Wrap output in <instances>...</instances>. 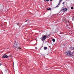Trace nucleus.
I'll return each mask as SVG.
<instances>
[{
  "mask_svg": "<svg viewBox=\"0 0 74 74\" xmlns=\"http://www.w3.org/2000/svg\"><path fill=\"white\" fill-rule=\"evenodd\" d=\"M65 54L66 55H68V56H69L72 57V58H73L74 57V55H73L71 54V51H65Z\"/></svg>",
  "mask_w": 74,
  "mask_h": 74,
  "instance_id": "obj_1",
  "label": "nucleus"
},
{
  "mask_svg": "<svg viewBox=\"0 0 74 74\" xmlns=\"http://www.w3.org/2000/svg\"><path fill=\"white\" fill-rule=\"evenodd\" d=\"M47 37V36L44 35L41 39L42 41H44V40H46Z\"/></svg>",
  "mask_w": 74,
  "mask_h": 74,
  "instance_id": "obj_2",
  "label": "nucleus"
},
{
  "mask_svg": "<svg viewBox=\"0 0 74 74\" xmlns=\"http://www.w3.org/2000/svg\"><path fill=\"white\" fill-rule=\"evenodd\" d=\"M62 11H63V12H65L67 11V8H63L62 9Z\"/></svg>",
  "mask_w": 74,
  "mask_h": 74,
  "instance_id": "obj_3",
  "label": "nucleus"
},
{
  "mask_svg": "<svg viewBox=\"0 0 74 74\" xmlns=\"http://www.w3.org/2000/svg\"><path fill=\"white\" fill-rule=\"evenodd\" d=\"M8 56L7 55L5 54H4L2 56V58H8Z\"/></svg>",
  "mask_w": 74,
  "mask_h": 74,
  "instance_id": "obj_4",
  "label": "nucleus"
},
{
  "mask_svg": "<svg viewBox=\"0 0 74 74\" xmlns=\"http://www.w3.org/2000/svg\"><path fill=\"white\" fill-rule=\"evenodd\" d=\"M18 47V46H17V45H16V44H14V48H16Z\"/></svg>",
  "mask_w": 74,
  "mask_h": 74,
  "instance_id": "obj_5",
  "label": "nucleus"
},
{
  "mask_svg": "<svg viewBox=\"0 0 74 74\" xmlns=\"http://www.w3.org/2000/svg\"><path fill=\"white\" fill-rule=\"evenodd\" d=\"M47 10L48 11H51V8H47Z\"/></svg>",
  "mask_w": 74,
  "mask_h": 74,
  "instance_id": "obj_6",
  "label": "nucleus"
},
{
  "mask_svg": "<svg viewBox=\"0 0 74 74\" xmlns=\"http://www.w3.org/2000/svg\"><path fill=\"white\" fill-rule=\"evenodd\" d=\"M70 49H74V47H70Z\"/></svg>",
  "mask_w": 74,
  "mask_h": 74,
  "instance_id": "obj_7",
  "label": "nucleus"
},
{
  "mask_svg": "<svg viewBox=\"0 0 74 74\" xmlns=\"http://www.w3.org/2000/svg\"><path fill=\"white\" fill-rule=\"evenodd\" d=\"M62 0H60L59 2V4H60V3H61V2H62Z\"/></svg>",
  "mask_w": 74,
  "mask_h": 74,
  "instance_id": "obj_8",
  "label": "nucleus"
},
{
  "mask_svg": "<svg viewBox=\"0 0 74 74\" xmlns=\"http://www.w3.org/2000/svg\"><path fill=\"white\" fill-rule=\"evenodd\" d=\"M47 49V47H44V49L45 50H46Z\"/></svg>",
  "mask_w": 74,
  "mask_h": 74,
  "instance_id": "obj_9",
  "label": "nucleus"
},
{
  "mask_svg": "<svg viewBox=\"0 0 74 74\" xmlns=\"http://www.w3.org/2000/svg\"><path fill=\"white\" fill-rule=\"evenodd\" d=\"M60 5V4L59 3H58V4L56 6V7H59V6Z\"/></svg>",
  "mask_w": 74,
  "mask_h": 74,
  "instance_id": "obj_10",
  "label": "nucleus"
},
{
  "mask_svg": "<svg viewBox=\"0 0 74 74\" xmlns=\"http://www.w3.org/2000/svg\"><path fill=\"white\" fill-rule=\"evenodd\" d=\"M52 41L53 42H55V39L53 38L52 39Z\"/></svg>",
  "mask_w": 74,
  "mask_h": 74,
  "instance_id": "obj_11",
  "label": "nucleus"
},
{
  "mask_svg": "<svg viewBox=\"0 0 74 74\" xmlns=\"http://www.w3.org/2000/svg\"><path fill=\"white\" fill-rule=\"evenodd\" d=\"M21 49V47H18L17 48V49H19V50L20 49Z\"/></svg>",
  "mask_w": 74,
  "mask_h": 74,
  "instance_id": "obj_12",
  "label": "nucleus"
},
{
  "mask_svg": "<svg viewBox=\"0 0 74 74\" xmlns=\"http://www.w3.org/2000/svg\"><path fill=\"white\" fill-rule=\"evenodd\" d=\"M74 8L73 7H71V10H73V9Z\"/></svg>",
  "mask_w": 74,
  "mask_h": 74,
  "instance_id": "obj_13",
  "label": "nucleus"
},
{
  "mask_svg": "<svg viewBox=\"0 0 74 74\" xmlns=\"http://www.w3.org/2000/svg\"><path fill=\"white\" fill-rule=\"evenodd\" d=\"M49 1V0H44V1Z\"/></svg>",
  "mask_w": 74,
  "mask_h": 74,
  "instance_id": "obj_14",
  "label": "nucleus"
},
{
  "mask_svg": "<svg viewBox=\"0 0 74 74\" xmlns=\"http://www.w3.org/2000/svg\"><path fill=\"white\" fill-rule=\"evenodd\" d=\"M29 20H26V21H25V22H29Z\"/></svg>",
  "mask_w": 74,
  "mask_h": 74,
  "instance_id": "obj_15",
  "label": "nucleus"
},
{
  "mask_svg": "<svg viewBox=\"0 0 74 74\" xmlns=\"http://www.w3.org/2000/svg\"><path fill=\"white\" fill-rule=\"evenodd\" d=\"M35 49H37V48L35 47Z\"/></svg>",
  "mask_w": 74,
  "mask_h": 74,
  "instance_id": "obj_16",
  "label": "nucleus"
},
{
  "mask_svg": "<svg viewBox=\"0 0 74 74\" xmlns=\"http://www.w3.org/2000/svg\"><path fill=\"white\" fill-rule=\"evenodd\" d=\"M63 4H64V2H63Z\"/></svg>",
  "mask_w": 74,
  "mask_h": 74,
  "instance_id": "obj_17",
  "label": "nucleus"
},
{
  "mask_svg": "<svg viewBox=\"0 0 74 74\" xmlns=\"http://www.w3.org/2000/svg\"><path fill=\"white\" fill-rule=\"evenodd\" d=\"M50 0V1H52L53 0Z\"/></svg>",
  "mask_w": 74,
  "mask_h": 74,
  "instance_id": "obj_18",
  "label": "nucleus"
},
{
  "mask_svg": "<svg viewBox=\"0 0 74 74\" xmlns=\"http://www.w3.org/2000/svg\"><path fill=\"white\" fill-rule=\"evenodd\" d=\"M14 42L15 43L16 42V41H14Z\"/></svg>",
  "mask_w": 74,
  "mask_h": 74,
  "instance_id": "obj_19",
  "label": "nucleus"
},
{
  "mask_svg": "<svg viewBox=\"0 0 74 74\" xmlns=\"http://www.w3.org/2000/svg\"><path fill=\"white\" fill-rule=\"evenodd\" d=\"M17 25H18V26H19V24H17Z\"/></svg>",
  "mask_w": 74,
  "mask_h": 74,
  "instance_id": "obj_20",
  "label": "nucleus"
}]
</instances>
